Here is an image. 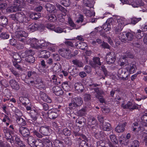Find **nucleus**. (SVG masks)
<instances>
[{
	"mask_svg": "<svg viewBox=\"0 0 147 147\" xmlns=\"http://www.w3.org/2000/svg\"><path fill=\"white\" fill-rule=\"evenodd\" d=\"M141 120L143 122L138 127V123L135 122L133 124V131L136 132H138L139 131H141L144 133L147 134V113L144 114L141 117Z\"/></svg>",
	"mask_w": 147,
	"mask_h": 147,
	"instance_id": "1",
	"label": "nucleus"
},
{
	"mask_svg": "<svg viewBox=\"0 0 147 147\" xmlns=\"http://www.w3.org/2000/svg\"><path fill=\"white\" fill-rule=\"evenodd\" d=\"M126 4L130 5L134 7H143V12H147V7L144 5L142 0H130L129 1H127Z\"/></svg>",
	"mask_w": 147,
	"mask_h": 147,
	"instance_id": "2",
	"label": "nucleus"
},
{
	"mask_svg": "<svg viewBox=\"0 0 147 147\" xmlns=\"http://www.w3.org/2000/svg\"><path fill=\"white\" fill-rule=\"evenodd\" d=\"M23 6V3L21 1L17 0L15 1L13 5L8 7L7 9V12H14L21 10V8Z\"/></svg>",
	"mask_w": 147,
	"mask_h": 147,
	"instance_id": "3",
	"label": "nucleus"
},
{
	"mask_svg": "<svg viewBox=\"0 0 147 147\" xmlns=\"http://www.w3.org/2000/svg\"><path fill=\"white\" fill-rule=\"evenodd\" d=\"M58 52L61 56L67 59H71L74 56L71 53V51L68 49L61 48L59 50Z\"/></svg>",
	"mask_w": 147,
	"mask_h": 147,
	"instance_id": "4",
	"label": "nucleus"
},
{
	"mask_svg": "<svg viewBox=\"0 0 147 147\" xmlns=\"http://www.w3.org/2000/svg\"><path fill=\"white\" fill-rule=\"evenodd\" d=\"M15 35L19 41L24 42L26 41V38L28 36V34L25 31L18 30L16 32Z\"/></svg>",
	"mask_w": 147,
	"mask_h": 147,
	"instance_id": "5",
	"label": "nucleus"
},
{
	"mask_svg": "<svg viewBox=\"0 0 147 147\" xmlns=\"http://www.w3.org/2000/svg\"><path fill=\"white\" fill-rule=\"evenodd\" d=\"M83 101L81 97H76L72 99L71 102L69 103V106L71 108L81 106Z\"/></svg>",
	"mask_w": 147,
	"mask_h": 147,
	"instance_id": "6",
	"label": "nucleus"
},
{
	"mask_svg": "<svg viewBox=\"0 0 147 147\" xmlns=\"http://www.w3.org/2000/svg\"><path fill=\"white\" fill-rule=\"evenodd\" d=\"M116 55L114 52H110L106 56V61L107 63L109 64L113 63L116 59Z\"/></svg>",
	"mask_w": 147,
	"mask_h": 147,
	"instance_id": "7",
	"label": "nucleus"
},
{
	"mask_svg": "<svg viewBox=\"0 0 147 147\" xmlns=\"http://www.w3.org/2000/svg\"><path fill=\"white\" fill-rule=\"evenodd\" d=\"M57 7L61 11L64 13L63 14H60L58 15L57 16L58 20L61 22H63L64 21V19L63 17L66 15L68 11L64 8L59 4L57 5Z\"/></svg>",
	"mask_w": 147,
	"mask_h": 147,
	"instance_id": "8",
	"label": "nucleus"
},
{
	"mask_svg": "<svg viewBox=\"0 0 147 147\" xmlns=\"http://www.w3.org/2000/svg\"><path fill=\"white\" fill-rule=\"evenodd\" d=\"M27 43L32 48L38 49V40L37 39L35 38H30L27 40Z\"/></svg>",
	"mask_w": 147,
	"mask_h": 147,
	"instance_id": "9",
	"label": "nucleus"
},
{
	"mask_svg": "<svg viewBox=\"0 0 147 147\" xmlns=\"http://www.w3.org/2000/svg\"><path fill=\"white\" fill-rule=\"evenodd\" d=\"M121 107L123 109H128L130 110H133L138 108L137 105H133L132 102H128L125 105H124L123 103L121 105Z\"/></svg>",
	"mask_w": 147,
	"mask_h": 147,
	"instance_id": "10",
	"label": "nucleus"
},
{
	"mask_svg": "<svg viewBox=\"0 0 147 147\" xmlns=\"http://www.w3.org/2000/svg\"><path fill=\"white\" fill-rule=\"evenodd\" d=\"M16 20L20 22H26L25 16L23 13L20 12L16 13Z\"/></svg>",
	"mask_w": 147,
	"mask_h": 147,
	"instance_id": "11",
	"label": "nucleus"
},
{
	"mask_svg": "<svg viewBox=\"0 0 147 147\" xmlns=\"http://www.w3.org/2000/svg\"><path fill=\"white\" fill-rule=\"evenodd\" d=\"M117 23L118 25L123 28L125 25L130 23L127 22L126 19L122 17L120 18L117 19Z\"/></svg>",
	"mask_w": 147,
	"mask_h": 147,
	"instance_id": "12",
	"label": "nucleus"
},
{
	"mask_svg": "<svg viewBox=\"0 0 147 147\" xmlns=\"http://www.w3.org/2000/svg\"><path fill=\"white\" fill-rule=\"evenodd\" d=\"M52 91L55 95L57 96L62 95L63 93L61 87L57 86L53 87L52 88Z\"/></svg>",
	"mask_w": 147,
	"mask_h": 147,
	"instance_id": "13",
	"label": "nucleus"
},
{
	"mask_svg": "<svg viewBox=\"0 0 147 147\" xmlns=\"http://www.w3.org/2000/svg\"><path fill=\"white\" fill-rule=\"evenodd\" d=\"M88 125L91 127L93 130L94 131V129H97L98 128L97 123H96V121L95 119L92 118L90 119L88 123Z\"/></svg>",
	"mask_w": 147,
	"mask_h": 147,
	"instance_id": "14",
	"label": "nucleus"
},
{
	"mask_svg": "<svg viewBox=\"0 0 147 147\" xmlns=\"http://www.w3.org/2000/svg\"><path fill=\"white\" fill-rule=\"evenodd\" d=\"M19 130L20 133L24 137H28L30 134L28 129L26 127H21Z\"/></svg>",
	"mask_w": 147,
	"mask_h": 147,
	"instance_id": "15",
	"label": "nucleus"
},
{
	"mask_svg": "<svg viewBox=\"0 0 147 147\" xmlns=\"http://www.w3.org/2000/svg\"><path fill=\"white\" fill-rule=\"evenodd\" d=\"M9 84L13 89L18 90L20 88V86L18 83L15 80L11 79L10 80Z\"/></svg>",
	"mask_w": 147,
	"mask_h": 147,
	"instance_id": "16",
	"label": "nucleus"
},
{
	"mask_svg": "<svg viewBox=\"0 0 147 147\" xmlns=\"http://www.w3.org/2000/svg\"><path fill=\"white\" fill-rule=\"evenodd\" d=\"M126 125L125 122L119 124L115 128V131L117 133L123 132L125 130V127Z\"/></svg>",
	"mask_w": 147,
	"mask_h": 147,
	"instance_id": "17",
	"label": "nucleus"
},
{
	"mask_svg": "<svg viewBox=\"0 0 147 147\" xmlns=\"http://www.w3.org/2000/svg\"><path fill=\"white\" fill-rule=\"evenodd\" d=\"M39 25L37 24L33 23L30 25L28 27V30L30 32H33L37 30Z\"/></svg>",
	"mask_w": 147,
	"mask_h": 147,
	"instance_id": "18",
	"label": "nucleus"
},
{
	"mask_svg": "<svg viewBox=\"0 0 147 147\" xmlns=\"http://www.w3.org/2000/svg\"><path fill=\"white\" fill-rule=\"evenodd\" d=\"M125 68L130 74H132L134 72L136 69V65L132 64H128Z\"/></svg>",
	"mask_w": 147,
	"mask_h": 147,
	"instance_id": "19",
	"label": "nucleus"
},
{
	"mask_svg": "<svg viewBox=\"0 0 147 147\" xmlns=\"http://www.w3.org/2000/svg\"><path fill=\"white\" fill-rule=\"evenodd\" d=\"M50 45H51V43L46 42L43 40H38V49L41 48L42 47L47 46Z\"/></svg>",
	"mask_w": 147,
	"mask_h": 147,
	"instance_id": "20",
	"label": "nucleus"
},
{
	"mask_svg": "<svg viewBox=\"0 0 147 147\" xmlns=\"http://www.w3.org/2000/svg\"><path fill=\"white\" fill-rule=\"evenodd\" d=\"M30 114L31 118L34 121H35L38 116V111L36 110H32L30 111Z\"/></svg>",
	"mask_w": 147,
	"mask_h": 147,
	"instance_id": "21",
	"label": "nucleus"
},
{
	"mask_svg": "<svg viewBox=\"0 0 147 147\" xmlns=\"http://www.w3.org/2000/svg\"><path fill=\"white\" fill-rule=\"evenodd\" d=\"M58 115V114L52 110H49L48 112V116L50 119H55Z\"/></svg>",
	"mask_w": 147,
	"mask_h": 147,
	"instance_id": "22",
	"label": "nucleus"
},
{
	"mask_svg": "<svg viewBox=\"0 0 147 147\" xmlns=\"http://www.w3.org/2000/svg\"><path fill=\"white\" fill-rule=\"evenodd\" d=\"M50 56V53L46 50L41 51L39 55V57L44 58H48Z\"/></svg>",
	"mask_w": 147,
	"mask_h": 147,
	"instance_id": "23",
	"label": "nucleus"
},
{
	"mask_svg": "<svg viewBox=\"0 0 147 147\" xmlns=\"http://www.w3.org/2000/svg\"><path fill=\"white\" fill-rule=\"evenodd\" d=\"M101 128L104 131H109L111 129L110 124L108 123L104 122L102 124Z\"/></svg>",
	"mask_w": 147,
	"mask_h": 147,
	"instance_id": "24",
	"label": "nucleus"
},
{
	"mask_svg": "<svg viewBox=\"0 0 147 147\" xmlns=\"http://www.w3.org/2000/svg\"><path fill=\"white\" fill-rule=\"evenodd\" d=\"M40 131L42 134L47 135L49 133V127H40Z\"/></svg>",
	"mask_w": 147,
	"mask_h": 147,
	"instance_id": "25",
	"label": "nucleus"
},
{
	"mask_svg": "<svg viewBox=\"0 0 147 147\" xmlns=\"http://www.w3.org/2000/svg\"><path fill=\"white\" fill-rule=\"evenodd\" d=\"M75 89L79 92H82L83 90V86L81 83H76L74 86Z\"/></svg>",
	"mask_w": 147,
	"mask_h": 147,
	"instance_id": "26",
	"label": "nucleus"
},
{
	"mask_svg": "<svg viewBox=\"0 0 147 147\" xmlns=\"http://www.w3.org/2000/svg\"><path fill=\"white\" fill-rule=\"evenodd\" d=\"M41 97L42 100L45 102L50 103L52 100L51 98L47 95L45 93H43L41 95Z\"/></svg>",
	"mask_w": 147,
	"mask_h": 147,
	"instance_id": "27",
	"label": "nucleus"
},
{
	"mask_svg": "<svg viewBox=\"0 0 147 147\" xmlns=\"http://www.w3.org/2000/svg\"><path fill=\"white\" fill-rule=\"evenodd\" d=\"M45 7L47 10L50 12L54 11L55 7L50 3H47L45 6Z\"/></svg>",
	"mask_w": 147,
	"mask_h": 147,
	"instance_id": "28",
	"label": "nucleus"
},
{
	"mask_svg": "<svg viewBox=\"0 0 147 147\" xmlns=\"http://www.w3.org/2000/svg\"><path fill=\"white\" fill-rule=\"evenodd\" d=\"M28 144L31 146H34V143L36 142V141L34 138L32 136H29L27 139Z\"/></svg>",
	"mask_w": 147,
	"mask_h": 147,
	"instance_id": "29",
	"label": "nucleus"
},
{
	"mask_svg": "<svg viewBox=\"0 0 147 147\" xmlns=\"http://www.w3.org/2000/svg\"><path fill=\"white\" fill-rule=\"evenodd\" d=\"M26 61L29 63H33L35 61V58L33 55H29L25 57Z\"/></svg>",
	"mask_w": 147,
	"mask_h": 147,
	"instance_id": "30",
	"label": "nucleus"
},
{
	"mask_svg": "<svg viewBox=\"0 0 147 147\" xmlns=\"http://www.w3.org/2000/svg\"><path fill=\"white\" fill-rule=\"evenodd\" d=\"M83 12L88 17H91L95 15V12L93 11H90L89 10L84 8V9Z\"/></svg>",
	"mask_w": 147,
	"mask_h": 147,
	"instance_id": "31",
	"label": "nucleus"
},
{
	"mask_svg": "<svg viewBox=\"0 0 147 147\" xmlns=\"http://www.w3.org/2000/svg\"><path fill=\"white\" fill-rule=\"evenodd\" d=\"M13 59L14 62H20L21 61V58L20 55L17 53H14L13 55Z\"/></svg>",
	"mask_w": 147,
	"mask_h": 147,
	"instance_id": "32",
	"label": "nucleus"
},
{
	"mask_svg": "<svg viewBox=\"0 0 147 147\" xmlns=\"http://www.w3.org/2000/svg\"><path fill=\"white\" fill-rule=\"evenodd\" d=\"M127 33L123 32L119 36V38L122 42H127Z\"/></svg>",
	"mask_w": 147,
	"mask_h": 147,
	"instance_id": "33",
	"label": "nucleus"
},
{
	"mask_svg": "<svg viewBox=\"0 0 147 147\" xmlns=\"http://www.w3.org/2000/svg\"><path fill=\"white\" fill-rule=\"evenodd\" d=\"M54 66H53L52 69L53 71L57 72H59V70L60 69L61 66L59 64H58L56 63H55Z\"/></svg>",
	"mask_w": 147,
	"mask_h": 147,
	"instance_id": "34",
	"label": "nucleus"
},
{
	"mask_svg": "<svg viewBox=\"0 0 147 147\" xmlns=\"http://www.w3.org/2000/svg\"><path fill=\"white\" fill-rule=\"evenodd\" d=\"M0 21H1V25L3 27L6 26V25L7 24V19L6 18L3 16L0 17Z\"/></svg>",
	"mask_w": 147,
	"mask_h": 147,
	"instance_id": "35",
	"label": "nucleus"
},
{
	"mask_svg": "<svg viewBox=\"0 0 147 147\" xmlns=\"http://www.w3.org/2000/svg\"><path fill=\"white\" fill-rule=\"evenodd\" d=\"M102 27L104 30L107 32L110 30L111 28L110 24L107 22H106L103 24Z\"/></svg>",
	"mask_w": 147,
	"mask_h": 147,
	"instance_id": "36",
	"label": "nucleus"
},
{
	"mask_svg": "<svg viewBox=\"0 0 147 147\" xmlns=\"http://www.w3.org/2000/svg\"><path fill=\"white\" fill-rule=\"evenodd\" d=\"M34 83L36 84L39 85L38 86L39 87V88H43L44 87L40 78H37L35 81Z\"/></svg>",
	"mask_w": 147,
	"mask_h": 147,
	"instance_id": "37",
	"label": "nucleus"
},
{
	"mask_svg": "<svg viewBox=\"0 0 147 147\" xmlns=\"http://www.w3.org/2000/svg\"><path fill=\"white\" fill-rule=\"evenodd\" d=\"M131 24L135 25L138 22L141 20L142 18H137L135 17H133L131 19Z\"/></svg>",
	"mask_w": 147,
	"mask_h": 147,
	"instance_id": "38",
	"label": "nucleus"
},
{
	"mask_svg": "<svg viewBox=\"0 0 147 147\" xmlns=\"http://www.w3.org/2000/svg\"><path fill=\"white\" fill-rule=\"evenodd\" d=\"M42 141L39 139H37L34 143V146L36 147H43L44 144Z\"/></svg>",
	"mask_w": 147,
	"mask_h": 147,
	"instance_id": "39",
	"label": "nucleus"
},
{
	"mask_svg": "<svg viewBox=\"0 0 147 147\" xmlns=\"http://www.w3.org/2000/svg\"><path fill=\"white\" fill-rule=\"evenodd\" d=\"M123 28L117 25V26L114 27L113 29L114 32L116 34H118L122 30Z\"/></svg>",
	"mask_w": 147,
	"mask_h": 147,
	"instance_id": "40",
	"label": "nucleus"
},
{
	"mask_svg": "<svg viewBox=\"0 0 147 147\" xmlns=\"http://www.w3.org/2000/svg\"><path fill=\"white\" fill-rule=\"evenodd\" d=\"M87 82L86 84L87 86H92L93 87H95L98 86L97 84H92V81L90 78H88L86 80Z\"/></svg>",
	"mask_w": 147,
	"mask_h": 147,
	"instance_id": "41",
	"label": "nucleus"
},
{
	"mask_svg": "<svg viewBox=\"0 0 147 147\" xmlns=\"http://www.w3.org/2000/svg\"><path fill=\"white\" fill-rule=\"evenodd\" d=\"M48 46H49V47H48L47 49L51 52H55L57 49L56 46L52 44L51 45H49Z\"/></svg>",
	"mask_w": 147,
	"mask_h": 147,
	"instance_id": "42",
	"label": "nucleus"
},
{
	"mask_svg": "<svg viewBox=\"0 0 147 147\" xmlns=\"http://www.w3.org/2000/svg\"><path fill=\"white\" fill-rule=\"evenodd\" d=\"M15 140L18 144V147H25L24 144L20 141V139L18 137H15Z\"/></svg>",
	"mask_w": 147,
	"mask_h": 147,
	"instance_id": "43",
	"label": "nucleus"
},
{
	"mask_svg": "<svg viewBox=\"0 0 147 147\" xmlns=\"http://www.w3.org/2000/svg\"><path fill=\"white\" fill-rule=\"evenodd\" d=\"M16 121L18 124L22 125L25 124V122L24 120L20 117H16Z\"/></svg>",
	"mask_w": 147,
	"mask_h": 147,
	"instance_id": "44",
	"label": "nucleus"
},
{
	"mask_svg": "<svg viewBox=\"0 0 147 147\" xmlns=\"http://www.w3.org/2000/svg\"><path fill=\"white\" fill-rule=\"evenodd\" d=\"M124 58V57L123 58V59L124 61H122V58H120V59L119 64L121 66H127L128 64V63L127 62V61L126 60H125Z\"/></svg>",
	"mask_w": 147,
	"mask_h": 147,
	"instance_id": "45",
	"label": "nucleus"
},
{
	"mask_svg": "<svg viewBox=\"0 0 147 147\" xmlns=\"http://www.w3.org/2000/svg\"><path fill=\"white\" fill-rule=\"evenodd\" d=\"M60 3L61 4L66 7L69 6L70 4L69 0H61Z\"/></svg>",
	"mask_w": 147,
	"mask_h": 147,
	"instance_id": "46",
	"label": "nucleus"
},
{
	"mask_svg": "<svg viewBox=\"0 0 147 147\" xmlns=\"http://www.w3.org/2000/svg\"><path fill=\"white\" fill-rule=\"evenodd\" d=\"M87 44L85 42H79V48L80 49L83 50H85L87 47Z\"/></svg>",
	"mask_w": 147,
	"mask_h": 147,
	"instance_id": "47",
	"label": "nucleus"
},
{
	"mask_svg": "<svg viewBox=\"0 0 147 147\" xmlns=\"http://www.w3.org/2000/svg\"><path fill=\"white\" fill-rule=\"evenodd\" d=\"M72 62L74 64L79 67H82L83 66V63L77 60H73Z\"/></svg>",
	"mask_w": 147,
	"mask_h": 147,
	"instance_id": "48",
	"label": "nucleus"
},
{
	"mask_svg": "<svg viewBox=\"0 0 147 147\" xmlns=\"http://www.w3.org/2000/svg\"><path fill=\"white\" fill-rule=\"evenodd\" d=\"M48 18V20L51 22H55L57 19L56 16L53 14H51L49 15Z\"/></svg>",
	"mask_w": 147,
	"mask_h": 147,
	"instance_id": "49",
	"label": "nucleus"
},
{
	"mask_svg": "<svg viewBox=\"0 0 147 147\" xmlns=\"http://www.w3.org/2000/svg\"><path fill=\"white\" fill-rule=\"evenodd\" d=\"M54 31L55 32L58 33H61L63 32H64L65 33H66V30H64L61 27H59L55 28L54 29Z\"/></svg>",
	"mask_w": 147,
	"mask_h": 147,
	"instance_id": "50",
	"label": "nucleus"
},
{
	"mask_svg": "<svg viewBox=\"0 0 147 147\" xmlns=\"http://www.w3.org/2000/svg\"><path fill=\"white\" fill-rule=\"evenodd\" d=\"M84 3L85 6L90 8L92 7L93 6V4L90 3L88 0H84Z\"/></svg>",
	"mask_w": 147,
	"mask_h": 147,
	"instance_id": "51",
	"label": "nucleus"
},
{
	"mask_svg": "<svg viewBox=\"0 0 147 147\" xmlns=\"http://www.w3.org/2000/svg\"><path fill=\"white\" fill-rule=\"evenodd\" d=\"M86 113V110L85 109H82L78 111L77 113L79 116H82L84 115Z\"/></svg>",
	"mask_w": 147,
	"mask_h": 147,
	"instance_id": "52",
	"label": "nucleus"
},
{
	"mask_svg": "<svg viewBox=\"0 0 147 147\" xmlns=\"http://www.w3.org/2000/svg\"><path fill=\"white\" fill-rule=\"evenodd\" d=\"M110 138L111 141L115 144H117L118 143V141L115 135H111L110 136Z\"/></svg>",
	"mask_w": 147,
	"mask_h": 147,
	"instance_id": "53",
	"label": "nucleus"
},
{
	"mask_svg": "<svg viewBox=\"0 0 147 147\" xmlns=\"http://www.w3.org/2000/svg\"><path fill=\"white\" fill-rule=\"evenodd\" d=\"M127 40L131 41L133 38L134 36L133 34L131 33H127Z\"/></svg>",
	"mask_w": 147,
	"mask_h": 147,
	"instance_id": "54",
	"label": "nucleus"
},
{
	"mask_svg": "<svg viewBox=\"0 0 147 147\" xmlns=\"http://www.w3.org/2000/svg\"><path fill=\"white\" fill-rule=\"evenodd\" d=\"M139 95V94H136V99L138 101H140L141 99H145L147 98V96H143L141 97V96H140V97L138 96Z\"/></svg>",
	"mask_w": 147,
	"mask_h": 147,
	"instance_id": "55",
	"label": "nucleus"
},
{
	"mask_svg": "<svg viewBox=\"0 0 147 147\" xmlns=\"http://www.w3.org/2000/svg\"><path fill=\"white\" fill-rule=\"evenodd\" d=\"M37 129V128L35 129L34 128V129L32 131L33 134L39 138H42V136L36 131V130Z\"/></svg>",
	"mask_w": 147,
	"mask_h": 147,
	"instance_id": "56",
	"label": "nucleus"
},
{
	"mask_svg": "<svg viewBox=\"0 0 147 147\" xmlns=\"http://www.w3.org/2000/svg\"><path fill=\"white\" fill-rule=\"evenodd\" d=\"M9 37V35L6 33H2L0 35L1 38L3 39H5L8 38Z\"/></svg>",
	"mask_w": 147,
	"mask_h": 147,
	"instance_id": "57",
	"label": "nucleus"
},
{
	"mask_svg": "<svg viewBox=\"0 0 147 147\" xmlns=\"http://www.w3.org/2000/svg\"><path fill=\"white\" fill-rule=\"evenodd\" d=\"M52 56L53 58L55 61H58L60 60V57L58 54L53 53Z\"/></svg>",
	"mask_w": 147,
	"mask_h": 147,
	"instance_id": "58",
	"label": "nucleus"
},
{
	"mask_svg": "<svg viewBox=\"0 0 147 147\" xmlns=\"http://www.w3.org/2000/svg\"><path fill=\"white\" fill-rule=\"evenodd\" d=\"M83 16L82 15H80L78 19L76 20V23L79 24H81L82 23V22L83 21Z\"/></svg>",
	"mask_w": 147,
	"mask_h": 147,
	"instance_id": "59",
	"label": "nucleus"
},
{
	"mask_svg": "<svg viewBox=\"0 0 147 147\" xmlns=\"http://www.w3.org/2000/svg\"><path fill=\"white\" fill-rule=\"evenodd\" d=\"M93 60L95 64L99 65H101V63L100 62V58L99 57H94L93 58Z\"/></svg>",
	"mask_w": 147,
	"mask_h": 147,
	"instance_id": "60",
	"label": "nucleus"
},
{
	"mask_svg": "<svg viewBox=\"0 0 147 147\" xmlns=\"http://www.w3.org/2000/svg\"><path fill=\"white\" fill-rule=\"evenodd\" d=\"M32 125L34 126V128L35 129L37 128L38 129V127H40V124L36 122L35 121H32Z\"/></svg>",
	"mask_w": 147,
	"mask_h": 147,
	"instance_id": "61",
	"label": "nucleus"
},
{
	"mask_svg": "<svg viewBox=\"0 0 147 147\" xmlns=\"http://www.w3.org/2000/svg\"><path fill=\"white\" fill-rule=\"evenodd\" d=\"M63 132L65 136H69L71 134L70 131L67 128L64 129L63 130Z\"/></svg>",
	"mask_w": 147,
	"mask_h": 147,
	"instance_id": "62",
	"label": "nucleus"
},
{
	"mask_svg": "<svg viewBox=\"0 0 147 147\" xmlns=\"http://www.w3.org/2000/svg\"><path fill=\"white\" fill-rule=\"evenodd\" d=\"M87 142L86 140H82L80 143V146L85 147H88V146Z\"/></svg>",
	"mask_w": 147,
	"mask_h": 147,
	"instance_id": "63",
	"label": "nucleus"
},
{
	"mask_svg": "<svg viewBox=\"0 0 147 147\" xmlns=\"http://www.w3.org/2000/svg\"><path fill=\"white\" fill-rule=\"evenodd\" d=\"M139 146V142L137 140L134 141L132 144L131 146V147H138Z\"/></svg>",
	"mask_w": 147,
	"mask_h": 147,
	"instance_id": "64",
	"label": "nucleus"
}]
</instances>
